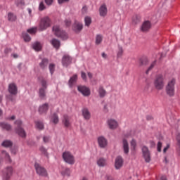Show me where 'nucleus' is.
<instances>
[{
    "label": "nucleus",
    "instance_id": "obj_1",
    "mask_svg": "<svg viewBox=\"0 0 180 180\" xmlns=\"http://www.w3.org/2000/svg\"><path fill=\"white\" fill-rule=\"evenodd\" d=\"M38 81L40 82L41 87L39 89V97L40 99H46V90L47 89V81L44 77L39 76Z\"/></svg>",
    "mask_w": 180,
    "mask_h": 180
},
{
    "label": "nucleus",
    "instance_id": "obj_2",
    "mask_svg": "<svg viewBox=\"0 0 180 180\" xmlns=\"http://www.w3.org/2000/svg\"><path fill=\"white\" fill-rule=\"evenodd\" d=\"M52 30L56 37H59L62 39V40H67V39H68V34H67L65 31L60 30L59 25H54Z\"/></svg>",
    "mask_w": 180,
    "mask_h": 180
},
{
    "label": "nucleus",
    "instance_id": "obj_3",
    "mask_svg": "<svg viewBox=\"0 0 180 180\" xmlns=\"http://www.w3.org/2000/svg\"><path fill=\"white\" fill-rule=\"evenodd\" d=\"M51 26V20L49 17H44L40 20L39 30L43 32Z\"/></svg>",
    "mask_w": 180,
    "mask_h": 180
},
{
    "label": "nucleus",
    "instance_id": "obj_4",
    "mask_svg": "<svg viewBox=\"0 0 180 180\" xmlns=\"http://www.w3.org/2000/svg\"><path fill=\"white\" fill-rule=\"evenodd\" d=\"M175 79H172V80L169 81L167 85L166 86L165 91L167 95L168 96L172 97L175 95Z\"/></svg>",
    "mask_w": 180,
    "mask_h": 180
},
{
    "label": "nucleus",
    "instance_id": "obj_5",
    "mask_svg": "<svg viewBox=\"0 0 180 180\" xmlns=\"http://www.w3.org/2000/svg\"><path fill=\"white\" fill-rule=\"evenodd\" d=\"M164 76L161 75H158L154 82L155 88L158 91H160L161 89H164Z\"/></svg>",
    "mask_w": 180,
    "mask_h": 180
},
{
    "label": "nucleus",
    "instance_id": "obj_6",
    "mask_svg": "<svg viewBox=\"0 0 180 180\" xmlns=\"http://www.w3.org/2000/svg\"><path fill=\"white\" fill-rule=\"evenodd\" d=\"M62 157L64 161L68 164H70V165L75 164V158H74V155L71 154L70 152H68V151L64 152L63 153Z\"/></svg>",
    "mask_w": 180,
    "mask_h": 180
},
{
    "label": "nucleus",
    "instance_id": "obj_7",
    "mask_svg": "<svg viewBox=\"0 0 180 180\" xmlns=\"http://www.w3.org/2000/svg\"><path fill=\"white\" fill-rule=\"evenodd\" d=\"M34 168L37 174L39 175V176H49V174H47V170L40 164L36 162L34 164Z\"/></svg>",
    "mask_w": 180,
    "mask_h": 180
},
{
    "label": "nucleus",
    "instance_id": "obj_8",
    "mask_svg": "<svg viewBox=\"0 0 180 180\" xmlns=\"http://www.w3.org/2000/svg\"><path fill=\"white\" fill-rule=\"evenodd\" d=\"M15 124L18 126V128L15 129L17 134L20 137H26V132L25 131V129L20 127L22 126V122L20 120H16Z\"/></svg>",
    "mask_w": 180,
    "mask_h": 180
},
{
    "label": "nucleus",
    "instance_id": "obj_9",
    "mask_svg": "<svg viewBox=\"0 0 180 180\" xmlns=\"http://www.w3.org/2000/svg\"><path fill=\"white\" fill-rule=\"evenodd\" d=\"M142 154L146 162H150L151 161V154L147 146L142 148Z\"/></svg>",
    "mask_w": 180,
    "mask_h": 180
},
{
    "label": "nucleus",
    "instance_id": "obj_10",
    "mask_svg": "<svg viewBox=\"0 0 180 180\" xmlns=\"http://www.w3.org/2000/svg\"><path fill=\"white\" fill-rule=\"evenodd\" d=\"M13 172V169L12 168V167H6L3 174V179L9 180V179L12 176Z\"/></svg>",
    "mask_w": 180,
    "mask_h": 180
},
{
    "label": "nucleus",
    "instance_id": "obj_11",
    "mask_svg": "<svg viewBox=\"0 0 180 180\" xmlns=\"http://www.w3.org/2000/svg\"><path fill=\"white\" fill-rule=\"evenodd\" d=\"M8 91L11 95H18V86L15 83H10L8 84Z\"/></svg>",
    "mask_w": 180,
    "mask_h": 180
},
{
    "label": "nucleus",
    "instance_id": "obj_12",
    "mask_svg": "<svg viewBox=\"0 0 180 180\" xmlns=\"http://www.w3.org/2000/svg\"><path fill=\"white\" fill-rule=\"evenodd\" d=\"M77 91L82 94L84 96H89L91 95V90H89V88L84 86H78Z\"/></svg>",
    "mask_w": 180,
    "mask_h": 180
},
{
    "label": "nucleus",
    "instance_id": "obj_13",
    "mask_svg": "<svg viewBox=\"0 0 180 180\" xmlns=\"http://www.w3.org/2000/svg\"><path fill=\"white\" fill-rule=\"evenodd\" d=\"M71 63H72V58L71 56H70L69 55L63 56L62 58L63 65H64L65 67H68V65H70Z\"/></svg>",
    "mask_w": 180,
    "mask_h": 180
},
{
    "label": "nucleus",
    "instance_id": "obj_14",
    "mask_svg": "<svg viewBox=\"0 0 180 180\" xmlns=\"http://www.w3.org/2000/svg\"><path fill=\"white\" fill-rule=\"evenodd\" d=\"M151 29V22L150 20H146L143 22L141 30V32H146Z\"/></svg>",
    "mask_w": 180,
    "mask_h": 180
},
{
    "label": "nucleus",
    "instance_id": "obj_15",
    "mask_svg": "<svg viewBox=\"0 0 180 180\" xmlns=\"http://www.w3.org/2000/svg\"><path fill=\"white\" fill-rule=\"evenodd\" d=\"M49 110V103H45L39 106L38 112L39 115H46Z\"/></svg>",
    "mask_w": 180,
    "mask_h": 180
},
{
    "label": "nucleus",
    "instance_id": "obj_16",
    "mask_svg": "<svg viewBox=\"0 0 180 180\" xmlns=\"http://www.w3.org/2000/svg\"><path fill=\"white\" fill-rule=\"evenodd\" d=\"M115 167L116 169H120V168H122V167H123V158H122V157L118 156L116 158Z\"/></svg>",
    "mask_w": 180,
    "mask_h": 180
},
{
    "label": "nucleus",
    "instance_id": "obj_17",
    "mask_svg": "<svg viewBox=\"0 0 180 180\" xmlns=\"http://www.w3.org/2000/svg\"><path fill=\"white\" fill-rule=\"evenodd\" d=\"M84 27V25H82V23L79 22H75L73 25V30L75 32V33H79L81 30H82Z\"/></svg>",
    "mask_w": 180,
    "mask_h": 180
},
{
    "label": "nucleus",
    "instance_id": "obj_18",
    "mask_svg": "<svg viewBox=\"0 0 180 180\" xmlns=\"http://www.w3.org/2000/svg\"><path fill=\"white\" fill-rule=\"evenodd\" d=\"M98 143L101 148H105V147L108 146V141L103 136L98 137Z\"/></svg>",
    "mask_w": 180,
    "mask_h": 180
},
{
    "label": "nucleus",
    "instance_id": "obj_19",
    "mask_svg": "<svg viewBox=\"0 0 180 180\" xmlns=\"http://www.w3.org/2000/svg\"><path fill=\"white\" fill-rule=\"evenodd\" d=\"M100 15L105 17L108 15V8L106 7V4H103L99 8Z\"/></svg>",
    "mask_w": 180,
    "mask_h": 180
},
{
    "label": "nucleus",
    "instance_id": "obj_20",
    "mask_svg": "<svg viewBox=\"0 0 180 180\" xmlns=\"http://www.w3.org/2000/svg\"><path fill=\"white\" fill-rule=\"evenodd\" d=\"M47 65H49V59L47 58H43L39 64L41 70H46V68H47Z\"/></svg>",
    "mask_w": 180,
    "mask_h": 180
},
{
    "label": "nucleus",
    "instance_id": "obj_21",
    "mask_svg": "<svg viewBox=\"0 0 180 180\" xmlns=\"http://www.w3.org/2000/svg\"><path fill=\"white\" fill-rule=\"evenodd\" d=\"M7 19L8 22H16V20H18V16L12 12H8L7 15Z\"/></svg>",
    "mask_w": 180,
    "mask_h": 180
},
{
    "label": "nucleus",
    "instance_id": "obj_22",
    "mask_svg": "<svg viewBox=\"0 0 180 180\" xmlns=\"http://www.w3.org/2000/svg\"><path fill=\"white\" fill-rule=\"evenodd\" d=\"M77 79H78V75H74L72 77H70V79L68 81V85L70 88H72V86H74V84L77 82Z\"/></svg>",
    "mask_w": 180,
    "mask_h": 180
},
{
    "label": "nucleus",
    "instance_id": "obj_23",
    "mask_svg": "<svg viewBox=\"0 0 180 180\" xmlns=\"http://www.w3.org/2000/svg\"><path fill=\"white\" fill-rule=\"evenodd\" d=\"M62 123L64 124L65 127H70V125L71 124L70 123V117L67 115H64Z\"/></svg>",
    "mask_w": 180,
    "mask_h": 180
},
{
    "label": "nucleus",
    "instance_id": "obj_24",
    "mask_svg": "<svg viewBox=\"0 0 180 180\" xmlns=\"http://www.w3.org/2000/svg\"><path fill=\"white\" fill-rule=\"evenodd\" d=\"M51 43L52 44V46L56 49V50H58L60 49V41L58 40V39H53L51 41Z\"/></svg>",
    "mask_w": 180,
    "mask_h": 180
},
{
    "label": "nucleus",
    "instance_id": "obj_25",
    "mask_svg": "<svg viewBox=\"0 0 180 180\" xmlns=\"http://www.w3.org/2000/svg\"><path fill=\"white\" fill-rule=\"evenodd\" d=\"M41 44L40 42H34L32 44V49L35 50V51H41Z\"/></svg>",
    "mask_w": 180,
    "mask_h": 180
},
{
    "label": "nucleus",
    "instance_id": "obj_26",
    "mask_svg": "<svg viewBox=\"0 0 180 180\" xmlns=\"http://www.w3.org/2000/svg\"><path fill=\"white\" fill-rule=\"evenodd\" d=\"M108 123L110 129H116L117 127V122L115 120H110Z\"/></svg>",
    "mask_w": 180,
    "mask_h": 180
},
{
    "label": "nucleus",
    "instance_id": "obj_27",
    "mask_svg": "<svg viewBox=\"0 0 180 180\" xmlns=\"http://www.w3.org/2000/svg\"><path fill=\"white\" fill-rule=\"evenodd\" d=\"M59 120H60L58 119V115H57V113L55 112L51 115V122H52V123H53L54 124H57Z\"/></svg>",
    "mask_w": 180,
    "mask_h": 180
},
{
    "label": "nucleus",
    "instance_id": "obj_28",
    "mask_svg": "<svg viewBox=\"0 0 180 180\" xmlns=\"http://www.w3.org/2000/svg\"><path fill=\"white\" fill-rule=\"evenodd\" d=\"M82 115L86 120H89L91 117V113H89V111L86 108H84L82 110Z\"/></svg>",
    "mask_w": 180,
    "mask_h": 180
},
{
    "label": "nucleus",
    "instance_id": "obj_29",
    "mask_svg": "<svg viewBox=\"0 0 180 180\" xmlns=\"http://www.w3.org/2000/svg\"><path fill=\"white\" fill-rule=\"evenodd\" d=\"M0 126L1 128H3L4 130H6L7 131H9L12 129V127L9 124H6L5 122H1Z\"/></svg>",
    "mask_w": 180,
    "mask_h": 180
},
{
    "label": "nucleus",
    "instance_id": "obj_30",
    "mask_svg": "<svg viewBox=\"0 0 180 180\" xmlns=\"http://www.w3.org/2000/svg\"><path fill=\"white\" fill-rule=\"evenodd\" d=\"M123 148L125 154H129V143L126 139L123 140Z\"/></svg>",
    "mask_w": 180,
    "mask_h": 180
},
{
    "label": "nucleus",
    "instance_id": "obj_31",
    "mask_svg": "<svg viewBox=\"0 0 180 180\" xmlns=\"http://www.w3.org/2000/svg\"><path fill=\"white\" fill-rule=\"evenodd\" d=\"M98 94L100 95V98H104L105 95H106V90L103 89V86H101L99 87Z\"/></svg>",
    "mask_w": 180,
    "mask_h": 180
},
{
    "label": "nucleus",
    "instance_id": "obj_32",
    "mask_svg": "<svg viewBox=\"0 0 180 180\" xmlns=\"http://www.w3.org/2000/svg\"><path fill=\"white\" fill-rule=\"evenodd\" d=\"M97 164L99 167H105V165H106V160L103 158H100L97 161Z\"/></svg>",
    "mask_w": 180,
    "mask_h": 180
},
{
    "label": "nucleus",
    "instance_id": "obj_33",
    "mask_svg": "<svg viewBox=\"0 0 180 180\" xmlns=\"http://www.w3.org/2000/svg\"><path fill=\"white\" fill-rule=\"evenodd\" d=\"M13 144L12 141L6 140L2 143L1 146L3 147H12Z\"/></svg>",
    "mask_w": 180,
    "mask_h": 180
},
{
    "label": "nucleus",
    "instance_id": "obj_34",
    "mask_svg": "<svg viewBox=\"0 0 180 180\" xmlns=\"http://www.w3.org/2000/svg\"><path fill=\"white\" fill-rule=\"evenodd\" d=\"M27 33H30V34H35L36 33H37V27H34L32 28H30L27 30Z\"/></svg>",
    "mask_w": 180,
    "mask_h": 180
},
{
    "label": "nucleus",
    "instance_id": "obj_35",
    "mask_svg": "<svg viewBox=\"0 0 180 180\" xmlns=\"http://www.w3.org/2000/svg\"><path fill=\"white\" fill-rule=\"evenodd\" d=\"M36 127L37 129H39V130H43L44 129V124H43V122H35Z\"/></svg>",
    "mask_w": 180,
    "mask_h": 180
},
{
    "label": "nucleus",
    "instance_id": "obj_36",
    "mask_svg": "<svg viewBox=\"0 0 180 180\" xmlns=\"http://www.w3.org/2000/svg\"><path fill=\"white\" fill-rule=\"evenodd\" d=\"M22 38L24 39L25 41H30L32 40V38L29 35V34L23 32L22 33Z\"/></svg>",
    "mask_w": 180,
    "mask_h": 180
},
{
    "label": "nucleus",
    "instance_id": "obj_37",
    "mask_svg": "<svg viewBox=\"0 0 180 180\" xmlns=\"http://www.w3.org/2000/svg\"><path fill=\"white\" fill-rule=\"evenodd\" d=\"M103 37L101 34H97L96 37V44H101Z\"/></svg>",
    "mask_w": 180,
    "mask_h": 180
},
{
    "label": "nucleus",
    "instance_id": "obj_38",
    "mask_svg": "<svg viewBox=\"0 0 180 180\" xmlns=\"http://www.w3.org/2000/svg\"><path fill=\"white\" fill-rule=\"evenodd\" d=\"M49 68L51 75H53V74H54V71H56V65L54 63H51L49 64Z\"/></svg>",
    "mask_w": 180,
    "mask_h": 180
},
{
    "label": "nucleus",
    "instance_id": "obj_39",
    "mask_svg": "<svg viewBox=\"0 0 180 180\" xmlns=\"http://www.w3.org/2000/svg\"><path fill=\"white\" fill-rule=\"evenodd\" d=\"M84 22L86 26H89L91 23H92V19L91 18V17L86 16L84 18Z\"/></svg>",
    "mask_w": 180,
    "mask_h": 180
},
{
    "label": "nucleus",
    "instance_id": "obj_40",
    "mask_svg": "<svg viewBox=\"0 0 180 180\" xmlns=\"http://www.w3.org/2000/svg\"><path fill=\"white\" fill-rule=\"evenodd\" d=\"M44 9H46V6L43 1H41L39 6V11H44Z\"/></svg>",
    "mask_w": 180,
    "mask_h": 180
},
{
    "label": "nucleus",
    "instance_id": "obj_41",
    "mask_svg": "<svg viewBox=\"0 0 180 180\" xmlns=\"http://www.w3.org/2000/svg\"><path fill=\"white\" fill-rule=\"evenodd\" d=\"M2 153H3V154L5 155L6 158V160H8V162H10V163L12 162V160L11 159V156L9 155V154H8V153H6V151H3Z\"/></svg>",
    "mask_w": 180,
    "mask_h": 180
},
{
    "label": "nucleus",
    "instance_id": "obj_42",
    "mask_svg": "<svg viewBox=\"0 0 180 180\" xmlns=\"http://www.w3.org/2000/svg\"><path fill=\"white\" fill-rule=\"evenodd\" d=\"M155 64H156L155 61L151 63L150 66L148 68V70L146 71V74H148V71H150V70H153V68H154V66L155 65Z\"/></svg>",
    "mask_w": 180,
    "mask_h": 180
},
{
    "label": "nucleus",
    "instance_id": "obj_43",
    "mask_svg": "<svg viewBox=\"0 0 180 180\" xmlns=\"http://www.w3.org/2000/svg\"><path fill=\"white\" fill-rule=\"evenodd\" d=\"M162 148V143L158 142V146H157V150L159 153H161V148Z\"/></svg>",
    "mask_w": 180,
    "mask_h": 180
},
{
    "label": "nucleus",
    "instance_id": "obj_44",
    "mask_svg": "<svg viewBox=\"0 0 180 180\" xmlns=\"http://www.w3.org/2000/svg\"><path fill=\"white\" fill-rule=\"evenodd\" d=\"M53 2H54V0H45V4L48 5V6L53 5Z\"/></svg>",
    "mask_w": 180,
    "mask_h": 180
},
{
    "label": "nucleus",
    "instance_id": "obj_45",
    "mask_svg": "<svg viewBox=\"0 0 180 180\" xmlns=\"http://www.w3.org/2000/svg\"><path fill=\"white\" fill-rule=\"evenodd\" d=\"M65 25L66 27H70L71 26V21L70 20H65Z\"/></svg>",
    "mask_w": 180,
    "mask_h": 180
},
{
    "label": "nucleus",
    "instance_id": "obj_46",
    "mask_svg": "<svg viewBox=\"0 0 180 180\" xmlns=\"http://www.w3.org/2000/svg\"><path fill=\"white\" fill-rule=\"evenodd\" d=\"M136 141L134 140H132L131 141V147H132L133 150H136Z\"/></svg>",
    "mask_w": 180,
    "mask_h": 180
},
{
    "label": "nucleus",
    "instance_id": "obj_47",
    "mask_svg": "<svg viewBox=\"0 0 180 180\" xmlns=\"http://www.w3.org/2000/svg\"><path fill=\"white\" fill-rule=\"evenodd\" d=\"M81 77L82 78V79H84V81H86V74L85 73V72H81Z\"/></svg>",
    "mask_w": 180,
    "mask_h": 180
},
{
    "label": "nucleus",
    "instance_id": "obj_48",
    "mask_svg": "<svg viewBox=\"0 0 180 180\" xmlns=\"http://www.w3.org/2000/svg\"><path fill=\"white\" fill-rule=\"evenodd\" d=\"M39 150L42 154H47V150L44 147L41 146Z\"/></svg>",
    "mask_w": 180,
    "mask_h": 180
},
{
    "label": "nucleus",
    "instance_id": "obj_49",
    "mask_svg": "<svg viewBox=\"0 0 180 180\" xmlns=\"http://www.w3.org/2000/svg\"><path fill=\"white\" fill-rule=\"evenodd\" d=\"M43 140L44 143H49V141H50V138L47 136H44Z\"/></svg>",
    "mask_w": 180,
    "mask_h": 180
},
{
    "label": "nucleus",
    "instance_id": "obj_50",
    "mask_svg": "<svg viewBox=\"0 0 180 180\" xmlns=\"http://www.w3.org/2000/svg\"><path fill=\"white\" fill-rule=\"evenodd\" d=\"M86 11H88V8L86 7V6H84L82 9V13H86Z\"/></svg>",
    "mask_w": 180,
    "mask_h": 180
},
{
    "label": "nucleus",
    "instance_id": "obj_51",
    "mask_svg": "<svg viewBox=\"0 0 180 180\" xmlns=\"http://www.w3.org/2000/svg\"><path fill=\"white\" fill-rule=\"evenodd\" d=\"M7 99H8V101H11V102H13V101H15V98H13V96L11 95L7 96Z\"/></svg>",
    "mask_w": 180,
    "mask_h": 180
},
{
    "label": "nucleus",
    "instance_id": "obj_52",
    "mask_svg": "<svg viewBox=\"0 0 180 180\" xmlns=\"http://www.w3.org/2000/svg\"><path fill=\"white\" fill-rule=\"evenodd\" d=\"M169 147H170L169 144H167V145L166 146V147L164 148V149H163V153H167V151L168 148H169Z\"/></svg>",
    "mask_w": 180,
    "mask_h": 180
},
{
    "label": "nucleus",
    "instance_id": "obj_53",
    "mask_svg": "<svg viewBox=\"0 0 180 180\" xmlns=\"http://www.w3.org/2000/svg\"><path fill=\"white\" fill-rule=\"evenodd\" d=\"M11 51H12V49L7 48L4 50V53L5 54H8V53H11Z\"/></svg>",
    "mask_w": 180,
    "mask_h": 180
},
{
    "label": "nucleus",
    "instance_id": "obj_54",
    "mask_svg": "<svg viewBox=\"0 0 180 180\" xmlns=\"http://www.w3.org/2000/svg\"><path fill=\"white\" fill-rule=\"evenodd\" d=\"M70 0H58V4H64L65 2H69Z\"/></svg>",
    "mask_w": 180,
    "mask_h": 180
},
{
    "label": "nucleus",
    "instance_id": "obj_55",
    "mask_svg": "<svg viewBox=\"0 0 180 180\" xmlns=\"http://www.w3.org/2000/svg\"><path fill=\"white\" fill-rule=\"evenodd\" d=\"M87 75H88L89 78H90V79H92V77H93L92 73L89 72H87Z\"/></svg>",
    "mask_w": 180,
    "mask_h": 180
},
{
    "label": "nucleus",
    "instance_id": "obj_56",
    "mask_svg": "<svg viewBox=\"0 0 180 180\" xmlns=\"http://www.w3.org/2000/svg\"><path fill=\"white\" fill-rule=\"evenodd\" d=\"M177 143H178V146H180V135H179L178 136H177Z\"/></svg>",
    "mask_w": 180,
    "mask_h": 180
},
{
    "label": "nucleus",
    "instance_id": "obj_57",
    "mask_svg": "<svg viewBox=\"0 0 180 180\" xmlns=\"http://www.w3.org/2000/svg\"><path fill=\"white\" fill-rule=\"evenodd\" d=\"M11 56L13 57V58H18L19 57V56H18L16 53H13Z\"/></svg>",
    "mask_w": 180,
    "mask_h": 180
},
{
    "label": "nucleus",
    "instance_id": "obj_58",
    "mask_svg": "<svg viewBox=\"0 0 180 180\" xmlns=\"http://www.w3.org/2000/svg\"><path fill=\"white\" fill-rule=\"evenodd\" d=\"M160 180H167V176H165V175L162 176L160 177Z\"/></svg>",
    "mask_w": 180,
    "mask_h": 180
},
{
    "label": "nucleus",
    "instance_id": "obj_59",
    "mask_svg": "<svg viewBox=\"0 0 180 180\" xmlns=\"http://www.w3.org/2000/svg\"><path fill=\"white\" fill-rule=\"evenodd\" d=\"M15 117L14 115H13L12 117H11L10 120H15Z\"/></svg>",
    "mask_w": 180,
    "mask_h": 180
},
{
    "label": "nucleus",
    "instance_id": "obj_60",
    "mask_svg": "<svg viewBox=\"0 0 180 180\" xmlns=\"http://www.w3.org/2000/svg\"><path fill=\"white\" fill-rule=\"evenodd\" d=\"M165 164H168V159H167V157L165 158Z\"/></svg>",
    "mask_w": 180,
    "mask_h": 180
},
{
    "label": "nucleus",
    "instance_id": "obj_61",
    "mask_svg": "<svg viewBox=\"0 0 180 180\" xmlns=\"http://www.w3.org/2000/svg\"><path fill=\"white\" fill-rule=\"evenodd\" d=\"M107 180H114L113 178L110 177V176H108L107 177Z\"/></svg>",
    "mask_w": 180,
    "mask_h": 180
},
{
    "label": "nucleus",
    "instance_id": "obj_62",
    "mask_svg": "<svg viewBox=\"0 0 180 180\" xmlns=\"http://www.w3.org/2000/svg\"><path fill=\"white\" fill-rule=\"evenodd\" d=\"M143 64H144L143 62V59H141L140 60V65H143Z\"/></svg>",
    "mask_w": 180,
    "mask_h": 180
},
{
    "label": "nucleus",
    "instance_id": "obj_63",
    "mask_svg": "<svg viewBox=\"0 0 180 180\" xmlns=\"http://www.w3.org/2000/svg\"><path fill=\"white\" fill-rule=\"evenodd\" d=\"M102 57H103V58H106V55L105 54V53H102Z\"/></svg>",
    "mask_w": 180,
    "mask_h": 180
},
{
    "label": "nucleus",
    "instance_id": "obj_64",
    "mask_svg": "<svg viewBox=\"0 0 180 180\" xmlns=\"http://www.w3.org/2000/svg\"><path fill=\"white\" fill-rule=\"evenodd\" d=\"M2 96H0V103H1V102H2Z\"/></svg>",
    "mask_w": 180,
    "mask_h": 180
}]
</instances>
